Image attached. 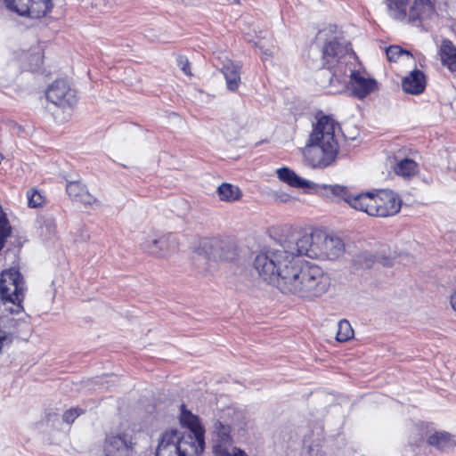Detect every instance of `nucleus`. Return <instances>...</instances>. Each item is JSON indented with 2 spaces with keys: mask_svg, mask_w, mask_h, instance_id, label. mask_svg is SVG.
<instances>
[{
  "mask_svg": "<svg viewBox=\"0 0 456 456\" xmlns=\"http://www.w3.org/2000/svg\"><path fill=\"white\" fill-rule=\"evenodd\" d=\"M296 245L292 239H286L274 248L259 252L253 265L260 278L275 286L281 293L295 295L303 261L297 257L303 253L287 246Z\"/></svg>",
  "mask_w": 456,
  "mask_h": 456,
  "instance_id": "obj_1",
  "label": "nucleus"
},
{
  "mask_svg": "<svg viewBox=\"0 0 456 456\" xmlns=\"http://www.w3.org/2000/svg\"><path fill=\"white\" fill-rule=\"evenodd\" d=\"M338 123L328 115L318 118L303 150L305 161L313 168H325L332 165L338 154L336 129Z\"/></svg>",
  "mask_w": 456,
  "mask_h": 456,
  "instance_id": "obj_2",
  "label": "nucleus"
},
{
  "mask_svg": "<svg viewBox=\"0 0 456 456\" xmlns=\"http://www.w3.org/2000/svg\"><path fill=\"white\" fill-rule=\"evenodd\" d=\"M296 245L287 246L294 252L303 253L311 258L336 259L345 250L343 240L335 236H325L321 241L315 240L312 234H304L299 238H291Z\"/></svg>",
  "mask_w": 456,
  "mask_h": 456,
  "instance_id": "obj_3",
  "label": "nucleus"
},
{
  "mask_svg": "<svg viewBox=\"0 0 456 456\" xmlns=\"http://www.w3.org/2000/svg\"><path fill=\"white\" fill-rule=\"evenodd\" d=\"M234 256L232 245L222 239H204L194 253L193 264L200 273H207L219 260H231Z\"/></svg>",
  "mask_w": 456,
  "mask_h": 456,
  "instance_id": "obj_4",
  "label": "nucleus"
},
{
  "mask_svg": "<svg viewBox=\"0 0 456 456\" xmlns=\"http://www.w3.org/2000/svg\"><path fill=\"white\" fill-rule=\"evenodd\" d=\"M295 296L313 299L324 294L330 285L329 276L323 270L310 262L303 261Z\"/></svg>",
  "mask_w": 456,
  "mask_h": 456,
  "instance_id": "obj_5",
  "label": "nucleus"
},
{
  "mask_svg": "<svg viewBox=\"0 0 456 456\" xmlns=\"http://www.w3.org/2000/svg\"><path fill=\"white\" fill-rule=\"evenodd\" d=\"M24 280L20 273L14 268L4 270L0 276V298L4 305L11 304L6 307L11 314H19L23 309Z\"/></svg>",
  "mask_w": 456,
  "mask_h": 456,
  "instance_id": "obj_6",
  "label": "nucleus"
},
{
  "mask_svg": "<svg viewBox=\"0 0 456 456\" xmlns=\"http://www.w3.org/2000/svg\"><path fill=\"white\" fill-rule=\"evenodd\" d=\"M411 0H387V6L391 16L398 20L408 17L410 22L430 20L436 14L435 0H413L407 8Z\"/></svg>",
  "mask_w": 456,
  "mask_h": 456,
  "instance_id": "obj_7",
  "label": "nucleus"
},
{
  "mask_svg": "<svg viewBox=\"0 0 456 456\" xmlns=\"http://www.w3.org/2000/svg\"><path fill=\"white\" fill-rule=\"evenodd\" d=\"M355 58L350 44L342 38L327 40L322 47V66L347 69L350 65H354Z\"/></svg>",
  "mask_w": 456,
  "mask_h": 456,
  "instance_id": "obj_8",
  "label": "nucleus"
},
{
  "mask_svg": "<svg viewBox=\"0 0 456 456\" xmlns=\"http://www.w3.org/2000/svg\"><path fill=\"white\" fill-rule=\"evenodd\" d=\"M241 417V411L229 407L223 411L218 419L214 420L211 438L213 453L229 449L232 444V426Z\"/></svg>",
  "mask_w": 456,
  "mask_h": 456,
  "instance_id": "obj_9",
  "label": "nucleus"
},
{
  "mask_svg": "<svg viewBox=\"0 0 456 456\" xmlns=\"http://www.w3.org/2000/svg\"><path fill=\"white\" fill-rule=\"evenodd\" d=\"M202 452L188 442H183L177 430H170L162 434L155 456H200Z\"/></svg>",
  "mask_w": 456,
  "mask_h": 456,
  "instance_id": "obj_10",
  "label": "nucleus"
},
{
  "mask_svg": "<svg viewBox=\"0 0 456 456\" xmlns=\"http://www.w3.org/2000/svg\"><path fill=\"white\" fill-rule=\"evenodd\" d=\"M327 191L332 195L341 198L351 208L357 211H362L367 215L373 216L370 208L376 206V192L367 191L354 194L349 191L348 188L339 184L323 185Z\"/></svg>",
  "mask_w": 456,
  "mask_h": 456,
  "instance_id": "obj_11",
  "label": "nucleus"
},
{
  "mask_svg": "<svg viewBox=\"0 0 456 456\" xmlns=\"http://www.w3.org/2000/svg\"><path fill=\"white\" fill-rule=\"evenodd\" d=\"M180 421L189 429V433L181 435L179 432V438L203 452L205 449V429L199 417L188 411L184 404H182Z\"/></svg>",
  "mask_w": 456,
  "mask_h": 456,
  "instance_id": "obj_12",
  "label": "nucleus"
},
{
  "mask_svg": "<svg viewBox=\"0 0 456 456\" xmlns=\"http://www.w3.org/2000/svg\"><path fill=\"white\" fill-rule=\"evenodd\" d=\"M5 7L20 16L38 19L45 16L53 8L52 0H3Z\"/></svg>",
  "mask_w": 456,
  "mask_h": 456,
  "instance_id": "obj_13",
  "label": "nucleus"
},
{
  "mask_svg": "<svg viewBox=\"0 0 456 456\" xmlns=\"http://www.w3.org/2000/svg\"><path fill=\"white\" fill-rule=\"evenodd\" d=\"M316 81L322 88H328L329 94L342 93L347 87V70L323 66L316 75Z\"/></svg>",
  "mask_w": 456,
  "mask_h": 456,
  "instance_id": "obj_14",
  "label": "nucleus"
},
{
  "mask_svg": "<svg viewBox=\"0 0 456 456\" xmlns=\"http://www.w3.org/2000/svg\"><path fill=\"white\" fill-rule=\"evenodd\" d=\"M376 206L370 208L373 216L387 217L396 215L402 207V201L393 191H379L376 192Z\"/></svg>",
  "mask_w": 456,
  "mask_h": 456,
  "instance_id": "obj_15",
  "label": "nucleus"
},
{
  "mask_svg": "<svg viewBox=\"0 0 456 456\" xmlns=\"http://www.w3.org/2000/svg\"><path fill=\"white\" fill-rule=\"evenodd\" d=\"M134 443L126 434L107 436L103 443V456H134Z\"/></svg>",
  "mask_w": 456,
  "mask_h": 456,
  "instance_id": "obj_16",
  "label": "nucleus"
},
{
  "mask_svg": "<svg viewBox=\"0 0 456 456\" xmlns=\"http://www.w3.org/2000/svg\"><path fill=\"white\" fill-rule=\"evenodd\" d=\"M46 98L61 108H71L77 102L76 92L69 88L65 80L54 81L46 91Z\"/></svg>",
  "mask_w": 456,
  "mask_h": 456,
  "instance_id": "obj_17",
  "label": "nucleus"
},
{
  "mask_svg": "<svg viewBox=\"0 0 456 456\" xmlns=\"http://www.w3.org/2000/svg\"><path fill=\"white\" fill-rule=\"evenodd\" d=\"M141 246L143 251L157 257H167L176 249L175 240L171 234L149 237Z\"/></svg>",
  "mask_w": 456,
  "mask_h": 456,
  "instance_id": "obj_18",
  "label": "nucleus"
},
{
  "mask_svg": "<svg viewBox=\"0 0 456 456\" xmlns=\"http://www.w3.org/2000/svg\"><path fill=\"white\" fill-rule=\"evenodd\" d=\"M352 87V94L358 99H363L378 88L377 81L373 78H366L350 65L347 68V85Z\"/></svg>",
  "mask_w": 456,
  "mask_h": 456,
  "instance_id": "obj_19",
  "label": "nucleus"
},
{
  "mask_svg": "<svg viewBox=\"0 0 456 456\" xmlns=\"http://www.w3.org/2000/svg\"><path fill=\"white\" fill-rule=\"evenodd\" d=\"M278 178L294 188H307V189H323L324 184H316L314 182L306 181L298 176L292 169L289 167H281L276 171Z\"/></svg>",
  "mask_w": 456,
  "mask_h": 456,
  "instance_id": "obj_20",
  "label": "nucleus"
},
{
  "mask_svg": "<svg viewBox=\"0 0 456 456\" xmlns=\"http://www.w3.org/2000/svg\"><path fill=\"white\" fill-rule=\"evenodd\" d=\"M386 250L383 249L382 252H379L373 254L371 252L364 251L358 254L355 256V263L361 268L368 269L373 266L375 263H379L384 266H392L394 264V258L391 256L385 255Z\"/></svg>",
  "mask_w": 456,
  "mask_h": 456,
  "instance_id": "obj_21",
  "label": "nucleus"
},
{
  "mask_svg": "<svg viewBox=\"0 0 456 456\" xmlns=\"http://www.w3.org/2000/svg\"><path fill=\"white\" fill-rule=\"evenodd\" d=\"M427 81L425 74L419 69H414L402 80L403 90L406 94H419L424 92Z\"/></svg>",
  "mask_w": 456,
  "mask_h": 456,
  "instance_id": "obj_22",
  "label": "nucleus"
},
{
  "mask_svg": "<svg viewBox=\"0 0 456 456\" xmlns=\"http://www.w3.org/2000/svg\"><path fill=\"white\" fill-rule=\"evenodd\" d=\"M442 64L456 75V46L449 39H444L439 49Z\"/></svg>",
  "mask_w": 456,
  "mask_h": 456,
  "instance_id": "obj_23",
  "label": "nucleus"
},
{
  "mask_svg": "<svg viewBox=\"0 0 456 456\" xmlns=\"http://www.w3.org/2000/svg\"><path fill=\"white\" fill-rule=\"evenodd\" d=\"M241 65L239 62L228 61L222 69V72L226 80L228 90L235 91L240 83Z\"/></svg>",
  "mask_w": 456,
  "mask_h": 456,
  "instance_id": "obj_24",
  "label": "nucleus"
},
{
  "mask_svg": "<svg viewBox=\"0 0 456 456\" xmlns=\"http://www.w3.org/2000/svg\"><path fill=\"white\" fill-rule=\"evenodd\" d=\"M216 194L221 201L234 202L242 197L240 189L228 183H223L217 187Z\"/></svg>",
  "mask_w": 456,
  "mask_h": 456,
  "instance_id": "obj_25",
  "label": "nucleus"
},
{
  "mask_svg": "<svg viewBox=\"0 0 456 456\" xmlns=\"http://www.w3.org/2000/svg\"><path fill=\"white\" fill-rule=\"evenodd\" d=\"M428 444L440 451H446L454 446V441L452 436L445 431L435 432L429 436Z\"/></svg>",
  "mask_w": 456,
  "mask_h": 456,
  "instance_id": "obj_26",
  "label": "nucleus"
},
{
  "mask_svg": "<svg viewBox=\"0 0 456 456\" xmlns=\"http://www.w3.org/2000/svg\"><path fill=\"white\" fill-rule=\"evenodd\" d=\"M418 171V164L408 158L401 159L395 167V172L396 175L403 177H411L415 175Z\"/></svg>",
  "mask_w": 456,
  "mask_h": 456,
  "instance_id": "obj_27",
  "label": "nucleus"
},
{
  "mask_svg": "<svg viewBox=\"0 0 456 456\" xmlns=\"http://www.w3.org/2000/svg\"><path fill=\"white\" fill-rule=\"evenodd\" d=\"M354 337V330L350 324V322L346 320H340L338 323V331L336 335V339L338 342H346L353 338Z\"/></svg>",
  "mask_w": 456,
  "mask_h": 456,
  "instance_id": "obj_28",
  "label": "nucleus"
},
{
  "mask_svg": "<svg viewBox=\"0 0 456 456\" xmlns=\"http://www.w3.org/2000/svg\"><path fill=\"white\" fill-rule=\"evenodd\" d=\"M12 233V227L5 213L0 206V250L4 248L6 239Z\"/></svg>",
  "mask_w": 456,
  "mask_h": 456,
  "instance_id": "obj_29",
  "label": "nucleus"
},
{
  "mask_svg": "<svg viewBox=\"0 0 456 456\" xmlns=\"http://www.w3.org/2000/svg\"><path fill=\"white\" fill-rule=\"evenodd\" d=\"M86 190V186H84L78 181H71L68 182L66 185V191L69 196L75 201H77L80 198L81 192Z\"/></svg>",
  "mask_w": 456,
  "mask_h": 456,
  "instance_id": "obj_30",
  "label": "nucleus"
},
{
  "mask_svg": "<svg viewBox=\"0 0 456 456\" xmlns=\"http://www.w3.org/2000/svg\"><path fill=\"white\" fill-rule=\"evenodd\" d=\"M402 54L411 55V53L398 45H391L387 49V56L390 61H396L398 57Z\"/></svg>",
  "mask_w": 456,
  "mask_h": 456,
  "instance_id": "obj_31",
  "label": "nucleus"
},
{
  "mask_svg": "<svg viewBox=\"0 0 456 456\" xmlns=\"http://www.w3.org/2000/svg\"><path fill=\"white\" fill-rule=\"evenodd\" d=\"M84 412L85 411L79 407L70 408L63 413L62 419L64 422L71 424L78 416Z\"/></svg>",
  "mask_w": 456,
  "mask_h": 456,
  "instance_id": "obj_32",
  "label": "nucleus"
},
{
  "mask_svg": "<svg viewBox=\"0 0 456 456\" xmlns=\"http://www.w3.org/2000/svg\"><path fill=\"white\" fill-rule=\"evenodd\" d=\"M28 206L30 208H37L42 205V196L37 191H28Z\"/></svg>",
  "mask_w": 456,
  "mask_h": 456,
  "instance_id": "obj_33",
  "label": "nucleus"
},
{
  "mask_svg": "<svg viewBox=\"0 0 456 456\" xmlns=\"http://www.w3.org/2000/svg\"><path fill=\"white\" fill-rule=\"evenodd\" d=\"M214 456H248V454L238 447H232L231 450H222L214 453Z\"/></svg>",
  "mask_w": 456,
  "mask_h": 456,
  "instance_id": "obj_34",
  "label": "nucleus"
},
{
  "mask_svg": "<svg viewBox=\"0 0 456 456\" xmlns=\"http://www.w3.org/2000/svg\"><path fill=\"white\" fill-rule=\"evenodd\" d=\"M77 202H81L84 205H100L98 200L92 194H90L86 189L81 192L80 198L78 199Z\"/></svg>",
  "mask_w": 456,
  "mask_h": 456,
  "instance_id": "obj_35",
  "label": "nucleus"
},
{
  "mask_svg": "<svg viewBox=\"0 0 456 456\" xmlns=\"http://www.w3.org/2000/svg\"><path fill=\"white\" fill-rule=\"evenodd\" d=\"M177 65L183 71V73L187 76H192L191 72V65L188 59L184 56H179L177 58Z\"/></svg>",
  "mask_w": 456,
  "mask_h": 456,
  "instance_id": "obj_36",
  "label": "nucleus"
},
{
  "mask_svg": "<svg viewBox=\"0 0 456 456\" xmlns=\"http://www.w3.org/2000/svg\"><path fill=\"white\" fill-rule=\"evenodd\" d=\"M308 453L310 456H323V452L320 448L319 444L310 445L308 448Z\"/></svg>",
  "mask_w": 456,
  "mask_h": 456,
  "instance_id": "obj_37",
  "label": "nucleus"
},
{
  "mask_svg": "<svg viewBox=\"0 0 456 456\" xmlns=\"http://www.w3.org/2000/svg\"><path fill=\"white\" fill-rule=\"evenodd\" d=\"M256 47H259V49L261 50L262 52V54L263 56L266 59L267 57H271L273 53V52L270 49H265V50H263V47L262 46H259L257 45H256Z\"/></svg>",
  "mask_w": 456,
  "mask_h": 456,
  "instance_id": "obj_38",
  "label": "nucleus"
},
{
  "mask_svg": "<svg viewBox=\"0 0 456 456\" xmlns=\"http://www.w3.org/2000/svg\"><path fill=\"white\" fill-rule=\"evenodd\" d=\"M451 305L454 311H456V289L453 294L451 296Z\"/></svg>",
  "mask_w": 456,
  "mask_h": 456,
  "instance_id": "obj_39",
  "label": "nucleus"
},
{
  "mask_svg": "<svg viewBox=\"0 0 456 456\" xmlns=\"http://www.w3.org/2000/svg\"><path fill=\"white\" fill-rule=\"evenodd\" d=\"M231 121H232V134H237L239 129H240V126L233 119L231 120Z\"/></svg>",
  "mask_w": 456,
  "mask_h": 456,
  "instance_id": "obj_40",
  "label": "nucleus"
},
{
  "mask_svg": "<svg viewBox=\"0 0 456 456\" xmlns=\"http://www.w3.org/2000/svg\"><path fill=\"white\" fill-rule=\"evenodd\" d=\"M223 131L226 134H232L227 124L224 125Z\"/></svg>",
  "mask_w": 456,
  "mask_h": 456,
  "instance_id": "obj_41",
  "label": "nucleus"
}]
</instances>
